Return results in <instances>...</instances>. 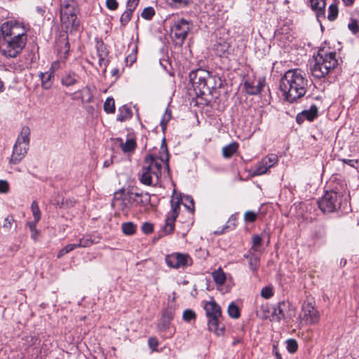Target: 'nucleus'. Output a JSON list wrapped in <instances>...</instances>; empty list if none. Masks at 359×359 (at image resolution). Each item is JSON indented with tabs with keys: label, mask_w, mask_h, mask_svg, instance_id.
Listing matches in <instances>:
<instances>
[{
	"label": "nucleus",
	"mask_w": 359,
	"mask_h": 359,
	"mask_svg": "<svg viewBox=\"0 0 359 359\" xmlns=\"http://www.w3.org/2000/svg\"><path fill=\"white\" fill-rule=\"evenodd\" d=\"M161 155L149 154L143 162L141 170L138 174L140 182L147 186L156 187L161 180L163 174L167 172L170 175L168 165L169 155L166 146H161Z\"/></svg>",
	"instance_id": "nucleus-1"
},
{
	"label": "nucleus",
	"mask_w": 359,
	"mask_h": 359,
	"mask_svg": "<svg viewBox=\"0 0 359 359\" xmlns=\"http://www.w3.org/2000/svg\"><path fill=\"white\" fill-rule=\"evenodd\" d=\"M0 49L6 57H15L25 48L27 37L24 29L15 22H6L1 26Z\"/></svg>",
	"instance_id": "nucleus-2"
},
{
	"label": "nucleus",
	"mask_w": 359,
	"mask_h": 359,
	"mask_svg": "<svg viewBox=\"0 0 359 359\" xmlns=\"http://www.w3.org/2000/svg\"><path fill=\"white\" fill-rule=\"evenodd\" d=\"M308 83V79L302 72L297 69H290L281 78L279 88L285 99L292 103L305 95Z\"/></svg>",
	"instance_id": "nucleus-3"
},
{
	"label": "nucleus",
	"mask_w": 359,
	"mask_h": 359,
	"mask_svg": "<svg viewBox=\"0 0 359 359\" xmlns=\"http://www.w3.org/2000/svg\"><path fill=\"white\" fill-rule=\"evenodd\" d=\"M337 64L335 52L327 53L323 49L319 50L311 62V74L318 79L323 78L334 69Z\"/></svg>",
	"instance_id": "nucleus-4"
},
{
	"label": "nucleus",
	"mask_w": 359,
	"mask_h": 359,
	"mask_svg": "<svg viewBox=\"0 0 359 359\" xmlns=\"http://www.w3.org/2000/svg\"><path fill=\"white\" fill-rule=\"evenodd\" d=\"M190 212L194 210V202L191 196L184 195L180 198H172L170 201L171 210L168 213L164 226V231L165 233H171L175 228V222L178 217L180 203Z\"/></svg>",
	"instance_id": "nucleus-5"
},
{
	"label": "nucleus",
	"mask_w": 359,
	"mask_h": 359,
	"mask_svg": "<svg viewBox=\"0 0 359 359\" xmlns=\"http://www.w3.org/2000/svg\"><path fill=\"white\" fill-rule=\"evenodd\" d=\"M79 12L74 0H66L60 5V21L66 32L76 30L79 25L77 15Z\"/></svg>",
	"instance_id": "nucleus-6"
},
{
	"label": "nucleus",
	"mask_w": 359,
	"mask_h": 359,
	"mask_svg": "<svg viewBox=\"0 0 359 359\" xmlns=\"http://www.w3.org/2000/svg\"><path fill=\"white\" fill-rule=\"evenodd\" d=\"M204 309L208 318V329L213 334L219 336L224 335L225 326L220 318L222 311L220 306L215 301H210L205 304Z\"/></svg>",
	"instance_id": "nucleus-7"
},
{
	"label": "nucleus",
	"mask_w": 359,
	"mask_h": 359,
	"mask_svg": "<svg viewBox=\"0 0 359 359\" xmlns=\"http://www.w3.org/2000/svg\"><path fill=\"white\" fill-rule=\"evenodd\" d=\"M142 194L127 192L116 193L112 205L118 206L123 211L128 210L134 204L141 203L142 200H137V198L142 196Z\"/></svg>",
	"instance_id": "nucleus-8"
},
{
	"label": "nucleus",
	"mask_w": 359,
	"mask_h": 359,
	"mask_svg": "<svg viewBox=\"0 0 359 359\" xmlns=\"http://www.w3.org/2000/svg\"><path fill=\"white\" fill-rule=\"evenodd\" d=\"M341 195L334 191H327L318 202V206L323 212H332L341 205Z\"/></svg>",
	"instance_id": "nucleus-9"
},
{
	"label": "nucleus",
	"mask_w": 359,
	"mask_h": 359,
	"mask_svg": "<svg viewBox=\"0 0 359 359\" xmlns=\"http://www.w3.org/2000/svg\"><path fill=\"white\" fill-rule=\"evenodd\" d=\"M190 81L194 88L204 93L205 90H209L210 87L208 83L211 79L210 72L203 69H198L189 74Z\"/></svg>",
	"instance_id": "nucleus-10"
},
{
	"label": "nucleus",
	"mask_w": 359,
	"mask_h": 359,
	"mask_svg": "<svg viewBox=\"0 0 359 359\" xmlns=\"http://www.w3.org/2000/svg\"><path fill=\"white\" fill-rule=\"evenodd\" d=\"M299 318L301 323L315 324L318 322L320 315L312 302H304Z\"/></svg>",
	"instance_id": "nucleus-11"
},
{
	"label": "nucleus",
	"mask_w": 359,
	"mask_h": 359,
	"mask_svg": "<svg viewBox=\"0 0 359 359\" xmlns=\"http://www.w3.org/2000/svg\"><path fill=\"white\" fill-rule=\"evenodd\" d=\"M165 262L170 268H184L191 264V258L188 254L174 252L165 257Z\"/></svg>",
	"instance_id": "nucleus-12"
},
{
	"label": "nucleus",
	"mask_w": 359,
	"mask_h": 359,
	"mask_svg": "<svg viewBox=\"0 0 359 359\" xmlns=\"http://www.w3.org/2000/svg\"><path fill=\"white\" fill-rule=\"evenodd\" d=\"M189 30L190 26L189 21L184 19L177 20L173 22L171 26V36L180 42H183Z\"/></svg>",
	"instance_id": "nucleus-13"
},
{
	"label": "nucleus",
	"mask_w": 359,
	"mask_h": 359,
	"mask_svg": "<svg viewBox=\"0 0 359 359\" xmlns=\"http://www.w3.org/2000/svg\"><path fill=\"white\" fill-rule=\"evenodd\" d=\"M278 158L276 154H270L263 158L255 166L253 175H262L267 172L268 170L278 163Z\"/></svg>",
	"instance_id": "nucleus-14"
},
{
	"label": "nucleus",
	"mask_w": 359,
	"mask_h": 359,
	"mask_svg": "<svg viewBox=\"0 0 359 359\" xmlns=\"http://www.w3.org/2000/svg\"><path fill=\"white\" fill-rule=\"evenodd\" d=\"M273 316L278 320L281 318H292L295 315V309L288 302H282L274 308Z\"/></svg>",
	"instance_id": "nucleus-15"
},
{
	"label": "nucleus",
	"mask_w": 359,
	"mask_h": 359,
	"mask_svg": "<svg viewBox=\"0 0 359 359\" xmlns=\"http://www.w3.org/2000/svg\"><path fill=\"white\" fill-rule=\"evenodd\" d=\"M109 52L102 41H97L96 43V56L98 58V62L100 67H103V72H105L108 65Z\"/></svg>",
	"instance_id": "nucleus-16"
},
{
	"label": "nucleus",
	"mask_w": 359,
	"mask_h": 359,
	"mask_svg": "<svg viewBox=\"0 0 359 359\" xmlns=\"http://www.w3.org/2000/svg\"><path fill=\"white\" fill-rule=\"evenodd\" d=\"M29 148L21 144L15 143L13 148V153L10 158V163L18 164L26 156Z\"/></svg>",
	"instance_id": "nucleus-17"
},
{
	"label": "nucleus",
	"mask_w": 359,
	"mask_h": 359,
	"mask_svg": "<svg viewBox=\"0 0 359 359\" xmlns=\"http://www.w3.org/2000/svg\"><path fill=\"white\" fill-rule=\"evenodd\" d=\"M265 86V81L264 79H259L252 83H245V90L248 94L257 95L259 93Z\"/></svg>",
	"instance_id": "nucleus-18"
},
{
	"label": "nucleus",
	"mask_w": 359,
	"mask_h": 359,
	"mask_svg": "<svg viewBox=\"0 0 359 359\" xmlns=\"http://www.w3.org/2000/svg\"><path fill=\"white\" fill-rule=\"evenodd\" d=\"M30 129L27 126H23L18 136L15 143L29 148L30 141Z\"/></svg>",
	"instance_id": "nucleus-19"
},
{
	"label": "nucleus",
	"mask_w": 359,
	"mask_h": 359,
	"mask_svg": "<svg viewBox=\"0 0 359 359\" xmlns=\"http://www.w3.org/2000/svg\"><path fill=\"white\" fill-rule=\"evenodd\" d=\"M318 115V108L313 105L309 110H304L302 113L297 115V120L298 122L302 121L306 119L309 121H312Z\"/></svg>",
	"instance_id": "nucleus-20"
},
{
	"label": "nucleus",
	"mask_w": 359,
	"mask_h": 359,
	"mask_svg": "<svg viewBox=\"0 0 359 359\" xmlns=\"http://www.w3.org/2000/svg\"><path fill=\"white\" fill-rule=\"evenodd\" d=\"M78 81L79 76L74 72L65 73L61 79L62 84L66 87L74 86Z\"/></svg>",
	"instance_id": "nucleus-21"
},
{
	"label": "nucleus",
	"mask_w": 359,
	"mask_h": 359,
	"mask_svg": "<svg viewBox=\"0 0 359 359\" xmlns=\"http://www.w3.org/2000/svg\"><path fill=\"white\" fill-rule=\"evenodd\" d=\"M173 318V313L170 310H166L163 312L161 321L158 324V329L165 330L169 327L170 322Z\"/></svg>",
	"instance_id": "nucleus-22"
},
{
	"label": "nucleus",
	"mask_w": 359,
	"mask_h": 359,
	"mask_svg": "<svg viewBox=\"0 0 359 359\" xmlns=\"http://www.w3.org/2000/svg\"><path fill=\"white\" fill-rule=\"evenodd\" d=\"M310 4L311 8L316 11L318 18L325 15V0H310Z\"/></svg>",
	"instance_id": "nucleus-23"
},
{
	"label": "nucleus",
	"mask_w": 359,
	"mask_h": 359,
	"mask_svg": "<svg viewBox=\"0 0 359 359\" xmlns=\"http://www.w3.org/2000/svg\"><path fill=\"white\" fill-rule=\"evenodd\" d=\"M215 50L219 57H227L229 54L230 45L228 42L220 40L215 44Z\"/></svg>",
	"instance_id": "nucleus-24"
},
{
	"label": "nucleus",
	"mask_w": 359,
	"mask_h": 359,
	"mask_svg": "<svg viewBox=\"0 0 359 359\" xmlns=\"http://www.w3.org/2000/svg\"><path fill=\"white\" fill-rule=\"evenodd\" d=\"M254 252H255L249 251V253L245 255L244 257L248 259L249 267L251 271L255 272L259 266V257Z\"/></svg>",
	"instance_id": "nucleus-25"
},
{
	"label": "nucleus",
	"mask_w": 359,
	"mask_h": 359,
	"mask_svg": "<svg viewBox=\"0 0 359 359\" xmlns=\"http://www.w3.org/2000/svg\"><path fill=\"white\" fill-rule=\"evenodd\" d=\"M69 50V42L66 40V39H64L63 40L59 41V43H57V52L60 54V58L65 59L68 54Z\"/></svg>",
	"instance_id": "nucleus-26"
},
{
	"label": "nucleus",
	"mask_w": 359,
	"mask_h": 359,
	"mask_svg": "<svg viewBox=\"0 0 359 359\" xmlns=\"http://www.w3.org/2000/svg\"><path fill=\"white\" fill-rule=\"evenodd\" d=\"M238 144L236 142L231 143L222 148V156L226 158H231L238 150Z\"/></svg>",
	"instance_id": "nucleus-27"
},
{
	"label": "nucleus",
	"mask_w": 359,
	"mask_h": 359,
	"mask_svg": "<svg viewBox=\"0 0 359 359\" xmlns=\"http://www.w3.org/2000/svg\"><path fill=\"white\" fill-rule=\"evenodd\" d=\"M53 74H53L50 71L45 72V73L40 74L42 87L44 89H49L51 87L52 79L53 78Z\"/></svg>",
	"instance_id": "nucleus-28"
},
{
	"label": "nucleus",
	"mask_w": 359,
	"mask_h": 359,
	"mask_svg": "<svg viewBox=\"0 0 359 359\" xmlns=\"http://www.w3.org/2000/svg\"><path fill=\"white\" fill-rule=\"evenodd\" d=\"M214 281L219 285H222L226 280V274L222 269H218L212 273Z\"/></svg>",
	"instance_id": "nucleus-29"
},
{
	"label": "nucleus",
	"mask_w": 359,
	"mask_h": 359,
	"mask_svg": "<svg viewBox=\"0 0 359 359\" xmlns=\"http://www.w3.org/2000/svg\"><path fill=\"white\" fill-rule=\"evenodd\" d=\"M132 116L131 110L126 106H123L119 109V114L117 116V120L123 122Z\"/></svg>",
	"instance_id": "nucleus-30"
},
{
	"label": "nucleus",
	"mask_w": 359,
	"mask_h": 359,
	"mask_svg": "<svg viewBox=\"0 0 359 359\" xmlns=\"http://www.w3.org/2000/svg\"><path fill=\"white\" fill-rule=\"evenodd\" d=\"M227 312L231 318H238L240 317V309L233 302L229 304Z\"/></svg>",
	"instance_id": "nucleus-31"
},
{
	"label": "nucleus",
	"mask_w": 359,
	"mask_h": 359,
	"mask_svg": "<svg viewBox=\"0 0 359 359\" xmlns=\"http://www.w3.org/2000/svg\"><path fill=\"white\" fill-rule=\"evenodd\" d=\"M338 6L336 3H332L328 8L327 18L330 21H334L338 15Z\"/></svg>",
	"instance_id": "nucleus-32"
},
{
	"label": "nucleus",
	"mask_w": 359,
	"mask_h": 359,
	"mask_svg": "<svg viewBox=\"0 0 359 359\" xmlns=\"http://www.w3.org/2000/svg\"><path fill=\"white\" fill-rule=\"evenodd\" d=\"M136 142L133 139H128L125 143L121 144V149L123 152H130L135 149Z\"/></svg>",
	"instance_id": "nucleus-33"
},
{
	"label": "nucleus",
	"mask_w": 359,
	"mask_h": 359,
	"mask_svg": "<svg viewBox=\"0 0 359 359\" xmlns=\"http://www.w3.org/2000/svg\"><path fill=\"white\" fill-rule=\"evenodd\" d=\"M122 231L126 235H133L136 230L135 225L132 222H126L122 224Z\"/></svg>",
	"instance_id": "nucleus-34"
},
{
	"label": "nucleus",
	"mask_w": 359,
	"mask_h": 359,
	"mask_svg": "<svg viewBox=\"0 0 359 359\" xmlns=\"http://www.w3.org/2000/svg\"><path fill=\"white\" fill-rule=\"evenodd\" d=\"M104 110L109 114L115 111V102L114 100L111 97H108L104 103Z\"/></svg>",
	"instance_id": "nucleus-35"
},
{
	"label": "nucleus",
	"mask_w": 359,
	"mask_h": 359,
	"mask_svg": "<svg viewBox=\"0 0 359 359\" xmlns=\"http://www.w3.org/2000/svg\"><path fill=\"white\" fill-rule=\"evenodd\" d=\"M95 241L92 239L91 236L87 235L80 239L77 245L78 248H87L93 245Z\"/></svg>",
	"instance_id": "nucleus-36"
},
{
	"label": "nucleus",
	"mask_w": 359,
	"mask_h": 359,
	"mask_svg": "<svg viewBox=\"0 0 359 359\" xmlns=\"http://www.w3.org/2000/svg\"><path fill=\"white\" fill-rule=\"evenodd\" d=\"M262 241V238L261 236L259 235H253L252 237V245L250 251L251 252H258L259 249L258 248L261 245Z\"/></svg>",
	"instance_id": "nucleus-37"
},
{
	"label": "nucleus",
	"mask_w": 359,
	"mask_h": 359,
	"mask_svg": "<svg viewBox=\"0 0 359 359\" xmlns=\"http://www.w3.org/2000/svg\"><path fill=\"white\" fill-rule=\"evenodd\" d=\"M148 345L152 351L160 352L163 351V347L158 348L160 342L157 340V338H149Z\"/></svg>",
	"instance_id": "nucleus-38"
},
{
	"label": "nucleus",
	"mask_w": 359,
	"mask_h": 359,
	"mask_svg": "<svg viewBox=\"0 0 359 359\" xmlns=\"http://www.w3.org/2000/svg\"><path fill=\"white\" fill-rule=\"evenodd\" d=\"M196 317V313L191 309H186L182 314V318L185 322L191 323L195 320Z\"/></svg>",
	"instance_id": "nucleus-39"
},
{
	"label": "nucleus",
	"mask_w": 359,
	"mask_h": 359,
	"mask_svg": "<svg viewBox=\"0 0 359 359\" xmlns=\"http://www.w3.org/2000/svg\"><path fill=\"white\" fill-rule=\"evenodd\" d=\"M31 210L34 219L39 221L41 219V211L36 201H33L31 205Z\"/></svg>",
	"instance_id": "nucleus-40"
},
{
	"label": "nucleus",
	"mask_w": 359,
	"mask_h": 359,
	"mask_svg": "<svg viewBox=\"0 0 359 359\" xmlns=\"http://www.w3.org/2000/svg\"><path fill=\"white\" fill-rule=\"evenodd\" d=\"M133 13L131 9H127L121 15L120 22L121 25L126 26L131 20Z\"/></svg>",
	"instance_id": "nucleus-41"
},
{
	"label": "nucleus",
	"mask_w": 359,
	"mask_h": 359,
	"mask_svg": "<svg viewBox=\"0 0 359 359\" xmlns=\"http://www.w3.org/2000/svg\"><path fill=\"white\" fill-rule=\"evenodd\" d=\"M287 344V349L291 353H294L297 351L298 348V344L297 341L294 339L290 338L286 341Z\"/></svg>",
	"instance_id": "nucleus-42"
},
{
	"label": "nucleus",
	"mask_w": 359,
	"mask_h": 359,
	"mask_svg": "<svg viewBox=\"0 0 359 359\" xmlns=\"http://www.w3.org/2000/svg\"><path fill=\"white\" fill-rule=\"evenodd\" d=\"M192 0H166L170 5H175L178 7H185L191 4Z\"/></svg>",
	"instance_id": "nucleus-43"
},
{
	"label": "nucleus",
	"mask_w": 359,
	"mask_h": 359,
	"mask_svg": "<svg viewBox=\"0 0 359 359\" xmlns=\"http://www.w3.org/2000/svg\"><path fill=\"white\" fill-rule=\"evenodd\" d=\"M155 15V11L152 7H147L144 8L141 13V16L145 20H151Z\"/></svg>",
	"instance_id": "nucleus-44"
},
{
	"label": "nucleus",
	"mask_w": 359,
	"mask_h": 359,
	"mask_svg": "<svg viewBox=\"0 0 359 359\" xmlns=\"http://www.w3.org/2000/svg\"><path fill=\"white\" fill-rule=\"evenodd\" d=\"M171 118V111L167 108L165 114H163L161 121V126L163 130H165L167 126L168 121Z\"/></svg>",
	"instance_id": "nucleus-45"
},
{
	"label": "nucleus",
	"mask_w": 359,
	"mask_h": 359,
	"mask_svg": "<svg viewBox=\"0 0 359 359\" xmlns=\"http://www.w3.org/2000/svg\"><path fill=\"white\" fill-rule=\"evenodd\" d=\"M273 295V287L271 286H266L261 290V296L264 299H269Z\"/></svg>",
	"instance_id": "nucleus-46"
},
{
	"label": "nucleus",
	"mask_w": 359,
	"mask_h": 359,
	"mask_svg": "<svg viewBox=\"0 0 359 359\" xmlns=\"http://www.w3.org/2000/svg\"><path fill=\"white\" fill-rule=\"evenodd\" d=\"M137 46H135L133 49H132V53L128 55L127 57H126V62L127 63H130V65H133L135 61H136V53H137Z\"/></svg>",
	"instance_id": "nucleus-47"
},
{
	"label": "nucleus",
	"mask_w": 359,
	"mask_h": 359,
	"mask_svg": "<svg viewBox=\"0 0 359 359\" xmlns=\"http://www.w3.org/2000/svg\"><path fill=\"white\" fill-rule=\"evenodd\" d=\"M9 191V184L6 180H0V193L7 194Z\"/></svg>",
	"instance_id": "nucleus-48"
},
{
	"label": "nucleus",
	"mask_w": 359,
	"mask_h": 359,
	"mask_svg": "<svg viewBox=\"0 0 359 359\" xmlns=\"http://www.w3.org/2000/svg\"><path fill=\"white\" fill-rule=\"evenodd\" d=\"M14 222V219L13 216L9 215L4 219L3 227L4 229L8 230L12 227L13 222Z\"/></svg>",
	"instance_id": "nucleus-49"
},
{
	"label": "nucleus",
	"mask_w": 359,
	"mask_h": 359,
	"mask_svg": "<svg viewBox=\"0 0 359 359\" xmlns=\"http://www.w3.org/2000/svg\"><path fill=\"white\" fill-rule=\"evenodd\" d=\"M245 221L253 222L257 219V214L252 211H247L244 215Z\"/></svg>",
	"instance_id": "nucleus-50"
},
{
	"label": "nucleus",
	"mask_w": 359,
	"mask_h": 359,
	"mask_svg": "<svg viewBox=\"0 0 359 359\" xmlns=\"http://www.w3.org/2000/svg\"><path fill=\"white\" fill-rule=\"evenodd\" d=\"M348 27L353 34H356L359 31V26L355 20H351V22L348 25Z\"/></svg>",
	"instance_id": "nucleus-51"
},
{
	"label": "nucleus",
	"mask_w": 359,
	"mask_h": 359,
	"mask_svg": "<svg viewBox=\"0 0 359 359\" xmlns=\"http://www.w3.org/2000/svg\"><path fill=\"white\" fill-rule=\"evenodd\" d=\"M107 7L111 11H115L118 6V4L116 0H106Z\"/></svg>",
	"instance_id": "nucleus-52"
},
{
	"label": "nucleus",
	"mask_w": 359,
	"mask_h": 359,
	"mask_svg": "<svg viewBox=\"0 0 359 359\" xmlns=\"http://www.w3.org/2000/svg\"><path fill=\"white\" fill-rule=\"evenodd\" d=\"M142 230L145 233H150L154 230L153 225L148 222L144 223L142 226Z\"/></svg>",
	"instance_id": "nucleus-53"
},
{
	"label": "nucleus",
	"mask_w": 359,
	"mask_h": 359,
	"mask_svg": "<svg viewBox=\"0 0 359 359\" xmlns=\"http://www.w3.org/2000/svg\"><path fill=\"white\" fill-rule=\"evenodd\" d=\"M140 2V0H128L127 1V9H131V11L133 12L134 10L137 6L138 4Z\"/></svg>",
	"instance_id": "nucleus-54"
},
{
	"label": "nucleus",
	"mask_w": 359,
	"mask_h": 359,
	"mask_svg": "<svg viewBox=\"0 0 359 359\" xmlns=\"http://www.w3.org/2000/svg\"><path fill=\"white\" fill-rule=\"evenodd\" d=\"M62 62L57 60L52 63L51 67L49 69L50 72L54 74L57 69L61 68Z\"/></svg>",
	"instance_id": "nucleus-55"
},
{
	"label": "nucleus",
	"mask_w": 359,
	"mask_h": 359,
	"mask_svg": "<svg viewBox=\"0 0 359 359\" xmlns=\"http://www.w3.org/2000/svg\"><path fill=\"white\" fill-rule=\"evenodd\" d=\"M344 163L348 164V165L355 168V164L358 163V160L354 159H346L344 158L341 160Z\"/></svg>",
	"instance_id": "nucleus-56"
},
{
	"label": "nucleus",
	"mask_w": 359,
	"mask_h": 359,
	"mask_svg": "<svg viewBox=\"0 0 359 359\" xmlns=\"http://www.w3.org/2000/svg\"><path fill=\"white\" fill-rule=\"evenodd\" d=\"M76 248H78V245H77V244H75V243L68 244L65 247H64V248L65 249V251L67 253L72 251L73 250H74Z\"/></svg>",
	"instance_id": "nucleus-57"
},
{
	"label": "nucleus",
	"mask_w": 359,
	"mask_h": 359,
	"mask_svg": "<svg viewBox=\"0 0 359 359\" xmlns=\"http://www.w3.org/2000/svg\"><path fill=\"white\" fill-rule=\"evenodd\" d=\"M39 222V221H36L34 219V221L28 222L27 226H29L30 231H35L36 229V224Z\"/></svg>",
	"instance_id": "nucleus-58"
},
{
	"label": "nucleus",
	"mask_w": 359,
	"mask_h": 359,
	"mask_svg": "<svg viewBox=\"0 0 359 359\" xmlns=\"http://www.w3.org/2000/svg\"><path fill=\"white\" fill-rule=\"evenodd\" d=\"M32 234H31V237L33 240L34 241H36L37 240V237H38V235H39V231L37 229H36L35 231H31Z\"/></svg>",
	"instance_id": "nucleus-59"
},
{
	"label": "nucleus",
	"mask_w": 359,
	"mask_h": 359,
	"mask_svg": "<svg viewBox=\"0 0 359 359\" xmlns=\"http://www.w3.org/2000/svg\"><path fill=\"white\" fill-rule=\"evenodd\" d=\"M111 73L113 76H115L116 79H117L118 77L119 70L117 68H114L111 70Z\"/></svg>",
	"instance_id": "nucleus-60"
},
{
	"label": "nucleus",
	"mask_w": 359,
	"mask_h": 359,
	"mask_svg": "<svg viewBox=\"0 0 359 359\" xmlns=\"http://www.w3.org/2000/svg\"><path fill=\"white\" fill-rule=\"evenodd\" d=\"M63 203V200L61 199L60 198H58L57 199L55 200L53 203V205H57V206H60Z\"/></svg>",
	"instance_id": "nucleus-61"
},
{
	"label": "nucleus",
	"mask_w": 359,
	"mask_h": 359,
	"mask_svg": "<svg viewBox=\"0 0 359 359\" xmlns=\"http://www.w3.org/2000/svg\"><path fill=\"white\" fill-rule=\"evenodd\" d=\"M65 254H67V252L65 251V249L63 248L62 249H61L58 254H57V257L58 258H60L62 257L63 255H65Z\"/></svg>",
	"instance_id": "nucleus-62"
},
{
	"label": "nucleus",
	"mask_w": 359,
	"mask_h": 359,
	"mask_svg": "<svg viewBox=\"0 0 359 359\" xmlns=\"http://www.w3.org/2000/svg\"><path fill=\"white\" fill-rule=\"evenodd\" d=\"M346 6H351L353 4L355 0H342Z\"/></svg>",
	"instance_id": "nucleus-63"
},
{
	"label": "nucleus",
	"mask_w": 359,
	"mask_h": 359,
	"mask_svg": "<svg viewBox=\"0 0 359 359\" xmlns=\"http://www.w3.org/2000/svg\"><path fill=\"white\" fill-rule=\"evenodd\" d=\"M275 356L276 359H282L281 355L278 351H275Z\"/></svg>",
	"instance_id": "nucleus-64"
}]
</instances>
